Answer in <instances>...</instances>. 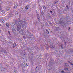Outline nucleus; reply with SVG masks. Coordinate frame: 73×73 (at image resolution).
Here are the masks:
<instances>
[{"label": "nucleus", "instance_id": "f257e3e1", "mask_svg": "<svg viewBox=\"0 0 73 73\" xmlns=\"http://www.w3.org/2000/svg\"><path fill=\"white\" fill-rule=\"evenodd\" d=\"M19 22H20V24L18 23H19V21H17V23H16V21L15 22L16 24V25L17 26V31H19L20 29H21V25H22V27H24V26L25 25V21H22L20 20Z\"/></svg>", "mask_w": 73, "mask_h": 73}, {"label": "nucleus", "instance_id": "f03ea898", "mask_svg": "<svg viewBox=\"0 0 73 73\" xmlns=\"http://www.w3.org/2000/svg\"><path fill=\"white\" fill-rule=\"evenodd\" d=\"M36 15H37V19L39 21V22H40L41 21V19H40V16H39V14H38V13H36Z\"/></svg>", "mask_w": 73, "mask_h": 73}, {"label": "nucleus", "instance_id": "7ed1b4c3", "mask_svg": "<svg viewBox=\"0 0 73 73\" xmlns=\"http://www.w3.org/2000/svg\"><path fill=\"white\" fill-rule=\"evenodd\" d=\"M18 7V4L17 3H15L14 4V8H16V7Z\"/></svg>", "mask_w": 73, "mask_h": 73}, {"label": "nucleus", "instance_id": "20e7f679", "mask_svg": "<svg viewBox=\"0 0 73 73\" xmlns=\"http://www.w3.org/2000/svg\"><path fill=\"white\" fill-rule=\"evenodd\" d=\"M33 38V36L30 35L29 37V40H32Z\"/></svg>", "mask_w": 73, "mask_h": 73}, {"label": "nucleus", "instance_id": "39448f33", "mask_svg": "<svg viewBox=\"0 0 73 73\" xmlns=\"http://www.w3.org/2000/svg\"><path fill=\"white\" fill-rule=\"evenodd\" d=\"M38 70H39L38 67H36L35 69V71L36 72H37L38 71Z\"/></svg>", "mask_w": 73, "mask_h": 73}, {"label": "nucleus", "instance_id": "423d86ee", "mask_svg": "<svg viewBox=\"0 0 73 73\" xmlns=\"http://www.w3.org/2000/svg\"><path fill=\"white\" fill-rule=\"evenodd\" d=\"M30 8V5H27L26 7H25V9H28L29 8Z\"/></svg>", "mask_w": 73, "mask_h": 73}, {"label": "nucleus", "instance_id": "0eeeda50", "mask_svg": "<svg viewBox=\"0 0 73 73\" xmlns=\"http://www.w3.org/2000/svg\"><path fill=\"white\" fill-rule=\"evenodd\" d=\"M16 46H17V45H16V43H14L13 45V48H16Z\"/></svg>", "mask_w": 73, "mask_h": 73}, {"label": "nucleus", "instance_id": "6e6552de", "mask_svg": "<svg viewBox=\"0 0 73 73\" xmlns=\"http://www.w3.org/2000/svg\"><path fill=\"white\" fill-rule=\"evenodd\" d=\"M59 23L60 24H64V21H59Z\"/></svg>", "mask_w": 73, "mask_h": 73}, {"label": "nucleus", "instance_id": "1a4fd4ad", "mask_svg": "<svg viewBox=\"0 0 73 73\" xmlns=\"http://www.w3.org/2000/svg\"><path fill=\"white\" fill-rule=\"evenodd\" d=\"M19 32L20 33H21L22 35H23V31L22 30L20 31Z\"/></svg>", "mask_w": 73, "mask_h": 73}, {"label": "nucleus", "instance_id": "9d476101", "mask_svg": "<svg viewBox=\"0 0 73 73\" xmlns=\"http://www.w3.org/2000/svg\"><path fill=\"white\" fill-rule=\"evenodd\" d=\"M68 68H64V70H66V71H68L69 70H68Z\"/></svg>", "mask_w": 73, "mask_h": 73}, {"label": "nucleus", "instance_id": "9b49d317", "mask_svg": "<svg viewBox=\"0 0 73 73\" xmlns=\"http://www.w3.org/2000/svg\"><path fill=\"white\" fill-rule=\"evenodd\" d=\"M68 62L70 63V65H72V66L73 65V64H72V62H71L69 61Z\"/></svg>", "mask_w": 73, "mask_h": 73}, {"label": "nucleus", "instance_id": "f8f14e48", "mask_svg": "<svg viewBox=\"0 0 73 73\" xmlns=\"http://www.w3.org/2000/svg\"><path fill=\"white\" fill-rule=\"evenodd\" d=\"M43 8L44 10H46V7H45V5H44L43 6Z\"/></svg>", "mask_w": 73, "mask_h": 73}, {"label": "nucleus", "instance_id": "ddd939ff", "mask_svg": "<svg viewBox=\"0 0 73 73\" xmlns=\"http://www.w3.org/2000/svg\"><path fill=\"white\" fill-rule=\"evenodd\" d=\"M6 24L7 27H9V24H8V23H6Z\"/></svg>", "mask_w": 73, "mask_h": 73}, {"label": "nucleus", "instance_id": "4468645a", "mask_svg": "<svg viewBox=\"0 0 73 73\" xmlns=\"http://www.w3.org/2000/svg\"><path fill=\"white\" fill-rule=\"evenodd\" d=\"M12 32L13 33H14L15 32V31H16V30L15 29H13L12 30Z\"/></svg>", "mask_w": 73, "mask_h": 73}, {"label": "nucleus", "instance_id": "2eb2a0df", "mask_svg": "<svg viewBox=\"0 0 73 73\" xmlns=\"http://www.w3.org/2000/svg\"><path fill=\"white\" fill-rule=\"evenodd\" d=\"M1 21H2L3 22V23H4V20L3 19H1Z\"/></svg>", "mask_w": 73, "mask_h": 73}, {"label": "nucleus", "instance_id": "dca6fc26", "mask_svg": "<svg viewBox=\"0 0 73 73\" xmlns=\"http://www.w3.org/2000/svg\"><path fill=\"white\" fill-rule=\"evenodd\" d=\"M46 31L47 32V33H49V31H48V30H46Z\"/></svg>", "mask_w": 73, "mask_h": 73}, {"label": "nucleus", "instance_id": "f3484780", "mask_svg": "<svg viewBox=\"0 0 73 73\" xmlns=\"http://www.w3.org/2000/svg\"><path fill=\"white\" fill-rule=\"evenodd\" d=\"M61 48L62 49H63V47L62 45H61Z\"/></svg>", "mask_w": 73, "mask_h": 73}, {"label": "nucleus", "instance_id": "a211bd4d", "mask_svg": "<svg viewBox=\"0 0 73 73\" xmlns=\"http://www.w3.org/2000/svg\"><path fill=\"white\" fill-rule=\"evenodd\" d=\"M11 14H12V13H9L10 16H9V18H10V17H11Z\"/></svg>", "mask_w": 73, "mask_h": 73}, {"label": "nucleus", "instance_id": "6ab92c4d", "mask_svg": "<svg viewBox=\"0 0 73 73\" xmlns=\"http://www.w3.org/2000/svg\"><path fill=\"white\" fill-rule=\"evenodd\" d=\"M8 33L9 34L10 36V35H11V33H10V31H8Z\"/></svg>", "mask_w": 73, "mask_h": 73}, {"label": "nucleus", "instance_id": "aec40b11", "mask_svg": "<svg viewBox=\"0 0 73 73\" xmlns=\"http://www.w3.org/2000/svg\"><path fill=\"white\" fill-rule=\"evenodd\" d=\"M66 6L67 8L69 9V6H68L67 5Z\"/></svg>", "mask_w": 73, "mask_h": 73}, {"label": "nucleus", "instance_id": "412c9836", "mask_svg": "<svg viewBox=\"0 0 73 73\" xmlns=\"http://www.w3.org/2000/svg\"><path fill=\"white\" fill-rule=\"evenodd\" d=\"M64 44H66V42H65V40H64Z\"/></svg>", "mask_w": 73, "mask_h": 73}, {"label": "nucleus", "instance_id": "4be33fe9", "mask_svg": "<svg viewBox=\"0 0 73 73\" xmlns=\"http://www.w3.org/2000/svg\"><path fill=\"white\" fill-rule=\"evenodd\" d=\"M23 38L25 39H26V38H27V37H25V36H23Z\"/></svg>", "mask_w": 73, "mask_h": 73}, {"label": "nucleus", "instance_id": "5701e85b", "mask_svg": "<svg viewBox=\"0 0 73 73\" xmlns=\"http://www.w3.org/2000/svg\"><path fill=\"white\" fill-rule=\"evenodd\" d=\"M67 63H66L65 64H64V65L65 66H67Z\"/></svg>", "mask_w": 73, "mask_h": 73}, {"label": "nucleus", "instance_id": "b1692460", "mask_svg": "<svg viewBox=\"0 0 73 73\" xmlns=\"http://www.w3.org/2000/svg\"><path fill=\"white\" fill-rule=\"evenodd\" d=\"M48 23L50 24H52V23H51V22L50 21L48 22Z\"/></svg>", "mask_w": 73, "mask_h": 73}, {"label": "nucleus", "instance_id": "393cba45", "mask_svg": "<svg viewBox=\"0 0 73 73\" xmlns=\"http://www.w3.org/2000/svg\"><path fill=\"white\" fill-rule=\"evenodd\" d=\"M61 72H62V73H64V71L63 70H62Z\"/></svg>", "mask_w": 73, "mask_h": 73}, {"label": "nucleus", "instance_id": "a878e982", "mask_svg": "<svg viewBox=\"0 0 73 73\" xmlns=\"http://www.w3.org/2000/svg\"><path fill=\"white\" fill-rule=\"evenodd\" d=\"M50 12L51 13H53V12H52V11L51 10L50 11Z\"/></svg>", "mask_w": 73, "mask_h": 73}, {"label": "nucleus", "instance_id": "bb28decb", "mask_svg": "<svg viewBox=\"0 0 73 73\" xmlns=\"http://www.w3.org/2000/svg\"><path fill=\"white\" fill-rule=\"evenodd\" d=\"M16 23H13V24H14V25H15Z\"/></svg>", "mask_w": 73, "mask_h": 73}, {"label": "nucleus", "instance_id": "cd10ccee", "mask_svg": "<svg viewBox=\"0 0 73 73\" xmlns=\"http://www.w3.org/2000/svg\"><path fill=\"white\" fill-rule=\"evenodd\" d=\"M48 17H49V18H50V15H48Z\"/></svg>", "mask_w": 73, "mask_h": 73}, {"label": "nucleus", "instance_id": "c85d7f7f", "mask_svg": "<svg viewBox=\"0 0 73 73\" xmlns=\"http://www.w3.org/2000/svg\"><path fill=\"white\" fill-rule=\"evenodd\" d=\"M56 3H57V2H54V4H56Z\"/></svg>", "mask_w": 73, "mask_h": 73}, {"label": "nucleus", "instance_id": "c756f323", "mask_svg": "<svg viewBox=\"0 0 73 73\" xmlns=\"http://www.w3.org/2000/svg\"><path fill=\"white\" fill-rule=\"evenodd\" d=\"M54 48V47H53V46H52V49H53Z\"/></svg>", "mask_w": 73, "mask_h": 73}, {"label": "nucleus", "instance_id": "7c9ffc66", "mask_svg": "<svg viewBox=\"0 0 73 73\" xmlns=\"http://www.w3.org/2000/svg\"><path fill=\"white\" fill-rule=\"evenodd\" d=\"M69 29L68 30H69H69H70V27H69Z\"/></svg>", "mask_w": 73, "mask_h": 73}, {"label": "nucleus", "instance_id": "2f4dec72", "mask_svg": "<svg viewBox=\"0 0 73 73\" xmlns=\"http://www.w3.org/2000/svg\"><path fill=\"white\" fill-rule=\"evenodd\" d=\"M1 30H0V33H1Z\"/></svg>", "mask_w": 73, "mask_h": 73}, {"label": "nucleus", "instance_id": "473e14b6", "mask_svg": "<svg viewBox=\"0 0 73 73\" xmlns=\"http://www.w3.org/2000/svg\"><path fill=\"white\" fill-rule=\"evenodd\" d=\"M27 63H26V66H27Z\"/></svg>", "mask_w": 73, "mask_h": 73}, {"label": "nucleus", "instance_id": "72a5a7b5", "mask_svg": "<svg viewBox=\"0 0 73 73\" xmlns=\"http://www.w3.org/2000/svg\"><path fill=\"white\" fill-rule=\"evenodd\" d=\"M1 8H0V10H1Z\"/></svg>", "mask_w": 73, "mask_h": 73}, {"label": "nucleus", "instance_id": "f704fd0d", "mask_svg": "<svg viewBox=\"0 0 73 73\" xmlns=\"http://www.w3.org/2000/svg\"><path fill=\"white\" fill-rule=\"evenodd\" d=\"M50 48H52V47H50Z\"/></svg>", "mask_w": 73, "mask_h": 73}, {"label": "nucleus", "instance_id": "c9c22d12", "mask_svg": "<svg viewBox=\"0 0 73 73\" xmlns=\"http://www.w3.org/2000/svg\"><path fill=\"white\" fill-rule=\"evenodd\" d=\"M0 26H1V25H0Z\"/></svg>", "mask_w": 73, "mask_h": 73}, {"label": "nucleus", "instance_id": "e433bc0d", "mask_svg": "<svg viewBox=\"0 0 73 73\" xmlns=\"http://www.w3.org/2000/svg\"><path fill=\"white\" fill-rule=\"evenodd\" d=\"M25 55V54H24V56Z\"/></svg>", "mask_w": 73, "mask_h": 73}]
</instances>
